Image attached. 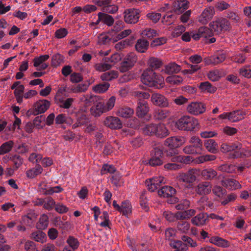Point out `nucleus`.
Wrapping results in <instances>:
<instances>
[{
  "label": "nucleus",
  "mask_w": 251,
  "mask_h": 251,
  "mask_svg": "<svg viewBox=\"0 0 251 251\" xmlns=\"http://www.w3.org/2000/svg\"><path fill=\"white\" fill-rule=\"evenodd\" d=\"M141 81L146 85L159 89L163 88L164 83L163 77L151 69H147L144 71L141 76Z\"/></svg>",
  "instance_id": "f257e3e1"
},
{
  "label": "nucleus",
  "mask_w": 251,
  "mask_h": 251,
  "mask_svg": "<svg viewBox=\"0 0 251 251\" xmlns=\"http://www.w3.org/2000/svg\"><path fill=\"white\" fill-rule=\"evenodd\" d=\"M201 169L193 168L186 172H180L176 176L178 183L183 184L187 188L192 186L193 183L200 176Z\"/></svg>",
  "instance_id": "f03ea898"
},
{
  "label": "nucleus",
  "mask_w": 251,
  "mask_h": 251,
  "mask_svg": "<svg viewBox=\"0 0 251 251\" xmlns=\"http://www.w3.org/2000/svg\"><path fill=\"white\" fill-rule=\"evenodd\" d=\"M176 127L179 130L194 131L200 128L198 120L189 116H184L178 119L175 124Z\"/></svg>",
  "instance_id": "7ed1b4c3"
},
{
  "label": "nucleus",
  "mask_w": 251,
  "mask_h": 251,
  "mask_svg": "<svg viewBox=\"0 0 251 251\" xmlns=\"http://www.w3.org/2000/svg\"><path fill=\"white\" fill-rule=\"evenodd\" d=\"M209 26L212 32L220 34L223 31L227 30L229 28L230 24L225 18H218L210 22Z\"/></svg>",
  "instance_id": "20e7f679"
},
{
  "label": "nucleus",
  "mask_w": 251,
  "mask_h": 251,
  "mask_svg": "<svg viewBox=\"0 0 251 251\" xmlns=\"http://www.w3.org/2000/svg\"><path fill=\"white\" fill-rule=\"evenodd\" d=\"M206 104L201 101H195L189 103L187 107V112L194 116H198L204 113L206 111Z\"/></svg>",
  "instance_id": "39448f33"
},
{
  "label": "nucleus",
  "mask_w": 251,
  "mask_h": 251,
  "mask_svg": "<svg viewBox=\"0 0 251 251\" xmlns=\"http://www.w3.org/2000/svg\"><path fill=\"white\" fill-rule=\"evenodd\" d=\"M137 61V55L133 52L128 53L125 56L121 63L120 71L121 72H126L130 70Z\"/></svg>",
  "instance_id": "423d86ee"
},
{
  "label": "nucleus",
  "mask_w": 251,
  "mask_h": 251,
  "mask_svg": "<svg viewBox=\"0 0 251 251\" xmlns=\"http://www.w3.org/2000/svg\"><path fill=\"white\" fill-rule=\"evenodd\" d=\"M246 113L242 110H235L230 112H224L219 116L221 119H228L231 122H237L244 119Z\"/></svg>",
  "instance_id": "0eeeda50"
},
{
  "label": "nucleus",
  "mask_w": 251,
  "mask_h": 251,
  "mask_svg": "<svg viewBox=\"0 0 251 251\" xmlns=\"http://www.w3.org/2000/svg\"><path fill=\"white\" fill-rule=\"evenodd\" d=\"M124 14V20L126 23L135 24L139 21L140 11L137 9L131 8L126 10Z\"/></svg>",
  "instance_id": "6e6552de"
},
{
  "label": "nucleus",
  "mask_w": 251,
  "mask_h": 251,
  "mask_svg": "<svg viewBox=\"0 0 251 251\" xmlns=\"http://www.w3.org/2000/svg\"><path fill=\"white\" fill-rule=\"evenodd\" d=\"M226 57L225 52L221 51L216 54L204 58L203 61L206 65L215 66L222 63Z\"/></svg>",
  "instance_id": "1a4fd4ad"
},
{
  "label": "nucleus",
  "mask_w": 251,
  "mask_h": 251,
  "mask_svg": "<svg viewBox=\"0 0 251 251\" xmlns=\"http://www.w3.org/2000/svg\"><path fill=\"white\" fill-rule=\"evenodd\" d=\"M163 151L161 149L158 148H154L151 152V158L149 161L150 165L156 166L162 165L163 163Z\"/></svg>",
  "instance_id": "9d476101"
},
{
  "label": "nucleus",
  "mask_w": 251,
  "mask_h": 251,
  "mask_svg": "<svg viewBox=\"0 0 251 251\" xmlns=\"http://www.w3.org/2000/svg\"><path fill=\"white\" fill-rule=\"evenodd\" d=\"M162 183H165L164 178L163 176H155L148 179L145 181V184L148 189L151 192L156 190Z\"/></svg>",
  "instance_id": "9b49d317"
},
{
  "label": "nucleus",
  "mask_w": 251,
  "mask_h": 251,
  "mask_svg": "<svg viewBox=\"0 0 251 251\" xmlns=\"http://www.w3.org/2000/svg\"><path fill=\"white\" fill-rule=\"evenodd\" d=\"M185 142L186 140L183 137L174 136L166 139L164 145L170 149H175L181 146Z\"/></svg>",
  "instance_id": "f8f14e48"
},
{
  "label": "nucleus",
  "mask_w": 251,
  "mask_h": 251,
  "mask_svg": "<svg viewBox=\"0 0 251 251\" xmlns=\"http://www.w3.org/2000/svg\"><path fill=\"white\" fill-rule=\"evenodd\" d=\"M215 15L213 7L209 6L205 8L198 18L199 22L203 25H206Z\"/></svg>",
  "instance_id": "ddd939ff"
},
{
  "label": "nucleus",
  "mask_w": 251,
  "mask_h": 251,
  "mask_svg": "<svg viewBox=\"0 0 251 251\" xmlns=\"http://www.w3.org/2000/svg\"><path fill=\"white\" fill-rule=\"evenodd\" d=\"M150 110V108L147 101L144 100H140L138 101L136 108V114L138 118H144L147 115Z\"/></svg>",
  "instance_id": "4468645a"
},
{
  "label": "nucleus",
  "mask_w": 251,
  "mask_h": 251,
  "mask_svg": "<svg viewBox=\"0 0 251 251\" xmlns=\"http://www.w3.org/2000/svg\"><path fill=\"white\" fill-rule=\"evenodd\" d=\"M152 103L160 107H167L169 105L168 99L163 95L159 93H153L151 97Z\"/></svg>",
  "instance_id": "2eb2a0df"
},
{
  "label": "nucleus",
  "mask_w": 251,
  "mask_h": 251,
  "mask_svg": "<svg viewBox=\"0 0 251 251\" xmlns=\"http://www.w3.org/2000/svg\"><path fill=\"white\" fill-rule=\"evenodd\" d=\"M11 89H14V94L18 103H21L23 101V93L25 90L23 85L20 84V81L15 82L11 87Z\"/></svg>",
  "instance_id": "dca6fc26"
},
{
  "label": "nucleus",
  "mask_w": 251,
  "mask_h": 251,
  "mask_svg": "<svg viewBox=\"0 0 251 251\" xmlns=\"http://www.w3.org/2000/svg\"><path fill=\"white\" fill-rule=\"evenodd\" d=\"M104 125L112 129H120L122 127V124L118 117L108 116L103 121Z\"/></svg>",
  "instance_id": "f3484780"
},
{
  "label": "nucleus",
  "mask_w": 251,
  "mask_h": 251,
  "mask_svg": "<svg viewBox=\"0 0 251 251\" xmlns=\"http://www.w3.org/2000/svg\"><path fill=\"white\" fill-rule=\"evenodd\" d=\"M189 4L187 0H177L173 2V9L176 13L179 14L188 8Z\"/></svg>",
  "instance_id": "a211bd4d"
},
{
  "label": "nucleus",
  "mask_w": 251,
  "mask_h": 251,
  "mask_svg": "<svg viewBox=\"0 0 251 251\" xmlns=\"http://www.w3.org/2000/svg\"><path fill=\"white\" fill-rule=\"evenodd\" d=\"M208 241L210 243L220 248H226L230 245V243L228 240L217 236L210 237Z\"/></svg>",
  "instance_id": "6ab92c4d"
},
{
  "label": "nucleus",
  "mask_w": 251,
  "mask_h": 251,
  "mask_svg": "<svg viewBox=\"0 0 251 251\" xmlns=\"http://www.w3.org/2000/svg\"><path fill=\"white\" fill-rule=\"evenodd\" d=\"M212 35L213 33L210 28L202 26L199 28L196 33H193L192 38L195 40H198L201 37L207 38L212 36Z\"/></svg>",
  "instance_id": "aec40b11"
},
{
  "label": "nucleus",
  "mask_w": 251,
  "mask_h": 251,
  "mask_svg": "<svg viewBox=\"0 0 251 251\" xmlns=\"http://www.w3.org/2000/svg\"><path fill=\"white\" fill-rule=\"evenodd\" d=\"M50 102L47 100H39L35 104L34 115H37L45 112L49 108Z\"/></svg>",
  "instance_id": "412c9836"
},
{
  "label": "nucleus",
  "mask_w": 251,
  "mask_h": 251,
  "mask_svg": "<svg viewBox=\"0 0 251 251\" xmlns=\"http://www.w3.org/2000/svg\"><path fill=\"white\" fill-rule=\"evenodd\" d=\"M134 113L133 109L126 106L119 107L116 112V115L125 119L132 117Z\"/></svg>",
  "instance_id": "4be33fe9"
},
{
  "label": "nucleus",
  "mask_w": 251,
  "mask_h": 251,
  "mask_svg": "<svg viewBox=\"0 0 251 251\" xmlns=\"http://www.w3.org/2000/svg\"><path fill=\"white\" fill-rule=\"evenodd\" d=\"M222 184L223 186L231 190H235L242 188L241 184L233 178L225 179L222 181Z\"/></svg>",
  "instance_id": "5701e85b"
},
{
  "label": "nucleus",
  "mask_w": 251,
  "mask_h": 251,
  "mask_svg": "<svg viewBox=\"0 0 251 251\" xmlns=\"http://www.w3.org/2000/svg\"><path fill=\"white\" fill-rule=\"evenodd\" d=\"M91 114L95 117H99L104 113H106V111L104 107V102L99 101L96 102L90 109Z\"/></svg>",
  "instance_id": "b1692460"
},
{
  "label": "nucleus",
  "mask_w": 251,
  "mask_h": 251,
  "mask_svg": "<svg viewBox=\"0 0 251 251\" xmlns=\"http://www.w3.org/2000/svg\"><path fill=\"white\" fill-rule=\"evenodd\" d=\"M211 189L212 186L209 182L203 181L198 185L197 193L201 195H207L211 192Z\"/></svg>",
  "instance_id": "393cba45"
},
{
  "label": "nucleus",
  "mask_w": 251,
  "mask_h": 251,
  "mask_svg": "<svg viewBox=\"0 0 251 251\" xmlns=\"http://www.w3.org/2000/svg\"><path fill=\"white\" fill-rule=\"evenodd\" d=\"M208 219V214L205 213H201L193 217L191 222L195 226H201L206 224Z\"/></svg>",
  "instance_id": "a878e982"
},
{
  "label": "nucleus",
  "mask_w": 251,
  "mask_h": 251,
  "mask_svg": "<svg viewBox=\"0 0 251 251\" xmlns=\"http://www.w3.org/2000/svg\"><path fill=\"white\" fill-rule=\"evenodd\" d=\"M200 175L204 179L211 180L213 179L217 175V172L211 168H208L201 170Z\"/></svg>",
  "instance_id": "bb28decb"
},
{
  "label": "nucleus",
  "mask_w": 251,
  "mask_h": 251,
  "mask_svg": "<svg viewBox=\"0 0 251 251\" xmlns=\"http://www.w3.org/2000/svg\"><path fill=\"white\" fill-rule=\"evenodd\" d=\"M233 156L235 158L251 156V149L242 148V144H240V148H237L233 152Z\"/></svg>",
  "instance_id": "cd10ccee"
},
{
  "label": "nucleus",
  "mask_w": 251,
  "mask_h": 251,
  "mask_svg": "<svg viewBox=\"0 0 251 251\" xmlns=\"http://www.w3.org/2000/svg\"><path fill=\"white\" fill-rule=\"evenodd\" d=\"M204 146L207 151L212 153H216L218 151V144L213 139L205 140Z\"/></svg>",
  "instance_id": "c85d7f7f"
},
{
  "label": "nucleus",
  "mask_w": 251,
  "mask_h": 251,
  "mask_svg": "<svg viewBox=\"0 0 251 251\" xmlns=\"http://www.w3.org/2000/svg\"><path fill=\"white\" fill-rule=\"evenodd\" d=\"M176 193V190L169 186H165L158 190V195L161 197L169 198Z\"/></svg>",
  "instance_id": "c756f323"
},
{
  "label": "nucleus",
  "mask_w": 251,
  "mask_h": 251,
  "mask_svg": "<svg viewBox=\"0 0 251 251\" xmlns=\"http://www.w3.org/2000/svg\"><path fill=\"white\" fill-rule=\"evenodd\" d=\"M168 134V130L164 124H156L154 133L155 136L160 138H163L167 136Z\"/></svg>",
  "instance_id": "7c9ffc66"
},
{
  "label": "nucleus",
  "mask_w": 251,
  "mask_h": 251,
  "mask_svg": "<svg viewBox=\"0 0 251 251\" xmlns=\"http://www.w3.org/2000/svg\"><path fill=\"white\" fill-rule=\"evenodd\" d=\"M30 238L36 242L44 243L47 241V236L45 233L41 231L37 230L33 232L30 235Z\"/></svg>",
  "instance_id": "2f4dec72"
},
{
  "label": "nucleus",
  "mask_w": 251,
  "mask_h": 251,
  "mask_svg": "<svg viewBox=\"0 0 251 251\" xmlns=\"http://www.w3.org/2000/svg\"><path fill=\"white\" fill-rule=\"evenodd\" d=\"M240 146V143H234L230 144L223 143L220 147V151L223 152H227L231 151L234 152Z\"/></svg>",
  "instance_id": "473e14b6"
},
{
  "label": "nucleus",
  "mask_w": 251,
  "mask_h": 251,
  "mask_svg": "<svg viewBox=\"0 0 251 251\" xmlns=\"http://www.w3.org/2000/svg\"><path fill=\"white\" fill-rule=\"evenodd\" d=\"M98 16L99 17L100 20H101V22L108 26L112 25L114 23V20L111 15L104 13L99 12L98 14Z\"/></svg>",
  "instance_id": "72a5a7b5"
},
{
  "label": "nucleus",
  "mask_w": 251,
  "mask_h": 251,
  "mask_svg": "<svg viewBox=\"0 0 251 251\" xmlns=\"http://www.w3.org/2000/svg\"><path fill=\"white\" fill-rule=\"evenodd\" d=\"M43 170V168L40 165H36L35 168L28 170L26 172V176L29 178H33L41 174Z\"/></svg>",
  "instance_id": "f704fd0d"
},
{
  "label": "nucleus",
  "mask_w": 251,
  "mask_h": 251,
  "mask_svg": "<svg viewBox=\"0 0 251 251\" xmlns=\"http://www.w3.org/2000/svg\"><path fill=\"white\" fill-rule=\"evenodd\" d=\"M170 111L167 109H158L153 114L154 117L158 120H164L168 118Z\"/></svg>",
  "instance_id": "c9c22d12"
},
{
  "label": "nucleus",
  "mask_w": 251,
  "mask_h": 251,
  "mask_svg": "<svg viewBox=\"0 0 251 251\" xmlns=\"http://www.w3.org/2000/svg\"><path fill=\"white\" fill-rule=\"evenodd\" d=\"M49 225L48 216L44 214H42L39 219L38 222L37 223L36 227L39 230H44L47 228Z\"/></svg>",
  "instance_id": "e433bc0d"
},
{
  "label": "nucleus",
  "mask_w": 251,
  "mask_h": 251,
  "mask_svg": "<svg viewBox=\"0 0 251 251\" xmlns=\"http://www.w3.org/2000/svg\"><path fill=\"white\" fill-rule=\"evenodd\" d=\"M90 85L89 83L78 84L76 85L73 86L70 88V92L73 93H80L86 91Z\"/></svg>",
  "instance_id": "4c0bfd02"
},
{
  "label": "nucleus",
  "mask_w": 251,
  "mask_h": 251,
  "mask_svg": "<svg viewBox=\"0 0 251 251\" xmlns=\"http://www.w3.org/2000/svg\"><path fill=\"white\" fill-rule=\"evenodd\" d=\"M119 212L122 213L123 215L128 217V215L131 213L132 206L130 203L128 201H125L123 202L120 205Z\"/></svg>",
  "instance_id": "58836bf2"
},
{
  "label": "nucleus",
  "mask_w": 251,
  "mask_h": 251,
  "mask_svg": "<svg viewBox=\"0 0 251 251\" xmlns=\"http://www.w3.org/2000/svg\"><path fill=\"white\" fill-rule=\"evenodd\" d=\"M118 72L116 71L111 70L103 73L100 75V78L103 81H111L117 78Z\"/></svg>",
  "instance_id": "ea45409f"
},
{
  "label": "nucleus",
  "mask_w": 251,
  "mask_h": 251,
  "mask_svg": "<svg viewBox=\"0 0 251 251\" xmlns=\"http://www.w3.org/2000/svg\"><path fill=\"white\" fill-rule=\"evenodd\" d=\"M170 245L176 250L175 251H185L188 249L187 245L181 241H171Z\"/></svg>",
  "instance_id": "a19ab883"
},
{
  "label": "nucleus",
  "mask_w": 251,
  "mask_h": 251,
  "mask_svg": "<svg viewBox=\"0 0 251 251\" xmlns=\"http://www.w3.org/2000/svg\"><path fill=\"white\" fill-rule=\"evenodd\" d=\"M149 47V42L144 39H139L135 45L136 50L139 52H145Z\"/></svg>",
  "instance_id": "79ce46f5"
},
{
  "label": "nucleus",
  "mask_w": 251,
  "mask_h": 251,
  "mask_svg": "<svg viewBox=\"0 0 251 251\" xmlns=\"http://www.w3.org/2000/svg\"><path fill=\"white\" fill-rule=\"evenodd\" d=\"M75 99L72 98H69L66 100H64L62 98L58 99V100L56 101V102L59 104L60 107L65 109H69L71 107Z\"/></svg>",
  "instance_id": "37998d69"
},
{
  "label": "nucleus",
  "mask_w": 251,
  "mask_h": 251,
  "mask_svg": "<svg viewBox=\"0 0 251 251\" xmlns=\"http://www.w3.org/2000/svg\"><path fill=\"white\" fill-rule=\"evenodd\" d=\"M181 70L179 65L175 63H171L165 66V72L168 74L177 73Z\"/></svg>",
  "instance_id": "c03bdc74"
},
{
  "label": "nucleus",
  "mask_w": 251,
  "mask_h": 251,
  "mask_svg": "<svg viewBox=\"0 0 251 251\" xmlns=\"http://www.w3.org/2000/svg\"><path fill=\"white\" fill-rule=\"evenodd\" d=\"M201 91L208 93H214L216 91V88L212 86L211 84L208 81L201 82L199 86Z\"/></svg>",
  "instance_id": "a18cd8bd"
},
{
  "label": "nucleus",
  "mask_w": 251,
  "mask_h": 251,
  "mask_svg": "<svg viewBox=\"0 0 251 251\" xmlns=\"http://www.w3.org/2000/svg\"><path fill=\"white\" fill-rule=\"evenodd\" d=\"M183 78L179 75H171L168 76L166 79L167 83L171 85H178L182 83Z\"/></svg>",
  "instance_id": "49530a36"
},
{
  "label": "nucleus",
  "mask_w": 251,
  "mask_h": 251,
  "mask_svg": "<svg viewBox=\"0 0 251 251\" xmlns=\"http://www.w3.org/2000/svg\"><path fill=\"white\" fill-rule=\"evenodd\" d=\"M148 64L151 68L153 69H159L162 65L161 60L154 57H150Z\"/></svg>",
  "instance_id": "de8ad7c7"
},
{
  "label": "nucleus",
  "mask_w": 251,
  "mask_h": 251,
  "mask_svg": "<svg viewBox=\"0 0 251 251\" xmlns=\"http://www.w3.org/2000/svg\"><path fill=\"white\" fill-rule=\"evenodd\" d=\"M110 84L108 82H104L97 84L93 87V91L97 93H103L105 92L109 88Z\"/></svg>",
  "instance_id": "09e8293b"
},
{
  "label": "nucleus",
  "mask_w": 251,
  "mask_h": 251,
  "mask_svg": "<svg viewBox=\"0 0 251 251\" xmlns=\"http://www.w3.org/2000/svg\"><path fill=\"white\" fill-rule=\"evenodd\" d=\"M14 143L12 141H9L2 144L0 146V155H2L9 152L13 146Z\"/></svg>",
  "instance_id": "8fccbe9b"
},
{
  "label": "nucleus",
  "mask_w": 251,
  "mask_h": 251,
  "mask_svg": "<svg viewBox=\"0 0 251 251\" xmlns=\"http://www.w3.org/2000/svg\"><path fill=\"white\" fill-rule=\"evenodd\" d=\"M141 34L144 38L151 39L157 35L156 30L151 28H146L141 31Z\"/></svg>",
  "instance_id": "3c124183"
},
{
  "label": "nucleus",
  "mask_w": 251,
  "mask_h": 251,
  "mask_svg": "<svg viewBox=\"0 0 251 251\" xmlns=\"http://www.w3.org/2000/svg\"><path fill=\"white\" fill-rule=\"evenodd\" d=\"M219 170L227 173H233L236 171V166L233 164H223L218 167Z\"/></svg>",
  "instance_id": "603ef678"
},
{
  "label": "nucleus",
  "mask_w": 251,
  "mask_h": 251,
  "mask_svg": "<svg viewBox=\"0 0 251 251\" xmlns=\"http://www.w3.org/2000/svg\"><path fill=\"white\" fill-rule=\"evenodd\" d=\"M64 57L59 53L53 55L51 58V64L53 67H57L64 62Z\"/></svg>",
  "instance_id": "864d4df0"
},
{
  "label": "nucleus",
  "mask_w": 251,
  "mask_h": 251,
  "mask_svg": "<svg viewBox=\"0 0 251 251\" xmlns=\"http://www.w3.org/2000/svg\"><path fill=\"white\" fill-rule=\"evenodd\" d=\"M189 142L191 145L195 147L199 150H202V142L199 137L196 136H192L190 139Z\"/></svg>",
  "instance_id": "5fc2aeb1"
},
{
  "label": "nucleus",
  "mask_w": 251,
  "mask_h": 251,
  "mask_svg": "<svg viewBox=\"0 0 251 251\" xmlns=\"http://www.w3.org/2000/svg\"><path fill=\"white\" fill-rule=\"evenodd\" d=\"M104 60L105 62L99 63L95 65V68L97 71L99 72H104L109 70L112 68V65H110L108 62H106L105 59Z\"/></svg>",
  "instance_id": "6e6d98bb"
},
{
  "label": "nucleus",
  "mask_w": 251,
  "mask_h": 251,
  "mask_svg": "<svg viewBox=\"0 0 251 251\" xmlns=\"http://www.w3.org/2000/svg\"><path fill=\"white\" fill-rule=\"evenodd\" d=\"M221 72L218 70L210 71L207 74L208 78L212 81L218 80L221 77Z\"/></svg>",
  "instance_id": "4d7b16f0"
},
{
  "label": "nucleus",
  "mask_w": 251,
  "mask_h": 251,
  "mask_svg": "<svg viewBox=\"0 0 251 251\" xmlns=\"http://www.w3.org/2000/svg\"><path fill=\"white\" fill-rule=\"evenodd\" d=\"M148 20L152 21L154 23H157L161 17V15L159 12L151 11L146 15Z\"/></svg>",
  "instance_id": "13d9d810"
},
{
  "label": "nucleus",
  "mask_w": 251,
  "mask_h": 251,
  "mask_svg": "<svg viewBox=\"0 0 251 251\" xmlns=\"http://www.w3.org/2000/svg\"><path fill=\"white\" fill-rule=\"evenodd\" d=\"M66 242L69 247L74 250L77 249L79 246V243L77 239L73 236H69L66 240Z\"/></svg>",
  "instance_id": "bf43d9fd"
},
{
  "label": "nucleus",
  "mask_w": 251,
  "mask_h": 251,
  "mask_svg": "<svg viewBox=\"0 0 251 251\" xmlns=\"http://www.w3.org/2000/svg\"><path fill=\"white\" fill-rule=\"evenodd\" d=\"M156 124H151L145 126L143 128V131L145 134L148 135H154Z\"/></svg>",
  "instance_id": "052dcab7"
},
{
  "label": "nucleus",
  "mask_w": 251,
  "mask_h": 251,
  "mask_svg": "<svg viewBox=\"0 0 251 251\" xmlns=\"http://www.w3.org/2000/svg\"><path fill=\"white\" fill-rule=\"evenodd\" d=\"M199 149L191 145H188L184 147L183 149V151L187 154H197L200 152L198 151Z\"/></svg>",
  "instance_id": "680f3d73"
},
{
  "label": "nucleus",
  "mask_w": 251,
  "mask_h": 251,
  "mask_svg": "<svg viewBox=\"0 0 251 251\" xmlns=\"http://www.w3.org/2000/svg\"><path fill=\"white\" fill-rule=\"evenodd\" d=\"M121 59V56L120 54L118 53L112 54L110 57L105 58V61L108 62L112 66L119 62Z\"/></svg>",
  "instance_id": "e2e57ef3"
},
{
  "label": "nucleus",
  "mask_w": 251,
  "mask_h": 251,
  "mask_svg": "<svg viewBox=\"0 0 251 251\" xmlns=\"http://www.w3.org/2000/svg\"><path fill=\"white\" fill-rule=\"evenodd\" d=\"M116 102V97L111 96L106 102L105 104L104 103V107L106 112H108L114 107Z\"/></svg>",
  "instance_id": "0e129e2a"
},
{
  "label": "nucleus",
  "mask_w": 251,
  "mask_h": 251,
  "mask_svg": "<svg viewBox=\"0 0 251 251\" xmlns=\"http://www.w3.org/2000/svg\"><path fill=\"white\" fill-rule=\"evenodd\" d=\"M115 171L116 169L113 165L104 164L101 169L100 174L102 175L107 173L113 174Z\"/></svg>",
  "instance_id": "69168bd1"
},
{
  "label": "nucleus",
  "mask_w": 251,
  "mask_h": 251,
  "mask_svg": "<svg viewBox=\"0 0 251 251\" xmlns=\"http://www.w3.org/2000/svg\"><path fill=\"white\" fill-rule=\"evenodd\" d=\"M45 117L43 115L36 117L33 121V125L35 127L38 129H41L44 126V124H42V122L45 120Z\"/></svg>",
  "instance_id": "338daca9"
},
{
  "label": "nucleus",
  "mask_w": 251,
  "mask_h": 251,
  "mask_svg": "<svg viewBox=\"0 0 251 251\" xmlns=\"http://www.w3.org/2000/svg\"><path fill=\"white\" fill-rule=\"evenodd\" d=\"M25 250L26 251H39L35 243L31 241H27L25 244Z\"/></svg>",
  "instance_id": "774afa93"
}]
</instances>
